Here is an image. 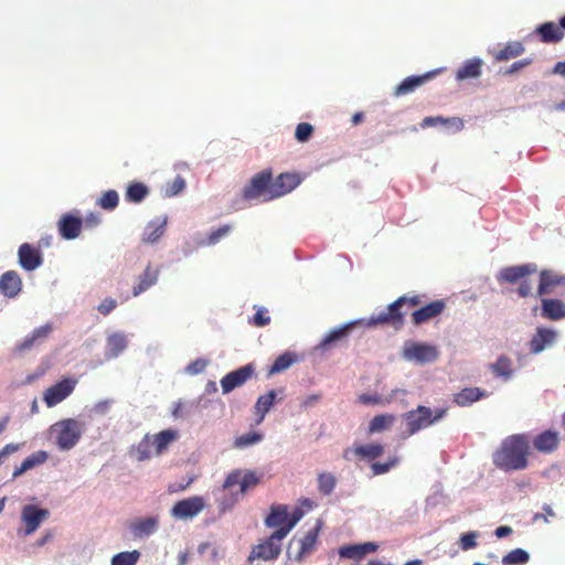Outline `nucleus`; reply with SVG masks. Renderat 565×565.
<instances>
[{"instance_id": "1", "label": "nucleus", "mask_w": 565, "mask_h": 565, "mask_svg": "<svg viewBox=\"0 0 565 565\" xmlns=\"http://www.w3.org/2000/svg\"><path fill=\"white\" fill-rule=\"evenodd\" d=\"M530 440L526 435L515 434L504 438L492 455L493 465L505 472L524 470L529 466Z\"/></svg>"}, {"instance_id": "2", "label": "nucleus", "mask_w": 565, "mask_h": 565, "mask_svg": "<svg viewBox=\"0 0 565 565\" xmlns=\"http://www.w3.org/2000/svg\"><path fill=\"white\" fill-rule=\"evenodd\" d=\"M448 408H437L435 411L427 406L419 405L415 409L403 414L405 422L404 437H411L419 430L425 429L446 416Z\"/></svg>"}, {"instance_id": "3", "label": "nucleus", "mask_w": 565, "mask_h": 565, "mask_svg": "<svg viewBox=\"0 0 565 565\" xmlns=\"http://www.w3.org/2000/svg\"><path fill=\"white\" fill-rule=\"evenodd\" d=\"M84 429V423L74 418H66L55 423L51 427V433L58 449L70 450L79 441Z\"/></svg>"}, {"instance_id": "4", "label": "nucleus", "mask_w": 565, "mask_h": 565, "mask_svg": "<svg viewBox=\"0 0 565 565\" xmlns=\"http://www.w3.org/2000/svg\"><path fill=\"white\" fill-rule=\"evenodd\" d=\"M420 302V296L418 295L412 297L402 296L391 303L385 311L372 317L370 324H390L395 329H399L404 323L405 317V312H402L401 308L405 305L416 307Z\"/></svg>"}, {"instance_id": "5", "label": "nucleus", "mask_w": 565, "mask_h": 565, "mask_svg": "<svg viewBox=\"0 0 565 565\" xmlns=\"http://www.w3.org/2000/svg\"><path fill=\"white\" fill-rule=\"evenodd\" d=\"M273 170L270 168L264 169L254 174L242 191V196L246 201L262 200L268 202L275 200L273 195Z\"/></svg>"}, {"instance_id": "6", "label": "nucleus", "mask_w": 565, "mask_h": 565, "mask_svg": "<svg viewBox=\"0 0 565 565\" xmlns=\"http://www.w3.org/2000/svg\"><path fill=\"white\" fill-rule=\"evenodd\" d=\"M284 539L285 536L277 535V530L273 532L264 542L252 548V552L247 557L248 563H252L255 559L274 561L278 558L281 553V541Z\"/></svg>"}, {"instance_id": "7", "label": "nucleus", "mask_w": 565, "mask_h": 565, "mask_svg": "<svg viewBox=\"0 0 565 565\" xmlns=\"http://www.w3.org/2000/svg\"><path fill=\"white\" fill-rule=\"evenodd\" d=\"M403 356L419 364L431 363L439 356L435 345L418 342H407L403 349Z\"/></svg>"}, {"instance_id": "8", "label": "nucleus", "mask_w": 565, "mask_h": 565, "mask_svg": "<svg viewBox=\"0 0 565 565\" xmlns=\"http://www.w3.org/2000/svg\"><path fill=\"white\" fill-rule=\"evenodd\" d=\"M254 374L255 366L252 363L227 373L221 380L223 394H228L233 390L244 385Z\"/></svg>"}, {"instance_id": "9", "label": "nucleus", "mask_w": 565, "mask_h": 565, "mask_svg": "<svg viewBox=\"0 0 565 565\" xmlns=\"http://www.w3.org/2000/svg\"><path fill=\"white\" fill-rule=\"evenodd\" d=\"M259 483V477L254 471L234 470L225 479L223 488L232 489L239 486V493L244 494Z\"/></svg>"}, {"instance_id": "10", "label": "nucleus", "mask_w": 565, "mask_h": 565, "mask_svg": "<svg viewBox=\"0 0 565 565\" xmlns=\"http://www.w3.org/2000/svg\"><path fill=\"white\" fill-rule=\"evenodd\" d=\"M77 381L74 379H64L56 384L50 386L44 393V402L49 407H53L70 396Z\"/></svg>"}, {"instance_id": "11", "label": "nucleus", "mask_w": 565, "mask_h": 565, "mask_svg": "<svg viewBox=\"0 0 565 565\" xmlns=\"http://www.w3.org/2000/svg\"><path fill=\"white\" fill-rule=\"evenodd\" d=\"M303 178L298 172H282L275 179L273 178V195L271 198L278 199L295 190Z\"/></svg>"}, {"instance_id": "12", "label": "nucleus", "mask_w": 565, "mask_h": 565, "mask_svg": "<svg viewBox=\"0 0 565 565\" xmlns=\"http://www.w3.org/2000/svg\"><path fill=\"white\" fill-rule=\"evenodd\" d=\"M204 509V500L202 497L195 495L188 499L178 501L172 510L171 514L181 520L192 519L198 515Z\"/></svg>"}, {"instance_id": "13", "label": "nucleus", "mask_w": 565, "mask_h": 565, "mask_svg": "<svg viewBox=\"0 0 565 565\" xmlns=\"http://www.w3.org/2000/svg\"><path fill=\"white\" fill-rule=\"evenodd\" d=\"M49 514L46 509H40L32 504L24 505L21 512V519L25 525L24 534L31 535L34 533Z\"/></svg>"}, {"instance_id": "14", "label": "nucleus", "mask_w": 565, "mask_h": 565, "mask_svg": "<svg viewBox=\"0 0 565 565\" xmlns=\"http://www.w3.org/2000/svg\"><path fill=\"white\" fill-rule=\"evenodd\" d=\"M536 270L537 266L532 263L518 266H509L502 268L499 271L497 279L499 282L515 284L521 279L526 278L527 276L536 273Z\"/></svg>"}, {"instance_id": "15", "label": "nucleus", "mask_w": 565, "mask_h": 565, "mask_svg": "<svg viewBox=\"0 0 565 565\" xmlns=\"http://www.w3.org/2000/svg\"><path fill=\"white\" fill-rule=\"evenodd\" d=\"M543 43H558L565 34V15L559 20V24L555 22H544L535 29Z\"/></svg>"}, {"instance_id": "16", "label": "nucleus", "mask_w": 565, "mask_h": 565, "mask_svg": "<svg viewBox=\"0 0 565 565\" xmlns=\"http://www.w3.org/2000/svg\"><path fill=\"white\" fill-rule=\"evenodd\" d=\"M557 339V332L553 329L539 327L535 334L529 342V350L532 354H539L546 348L553 345Z\"/></svg>"}, {"instance_id": "17", "label": "nucleus", "mask_w": 565, "mask_h": 565, "mask_svg": "<svg viewBox=\"0 0 565 565\" xmlns=\"http://www.w3.org/2000/svg\"><path fill=\"white\" fill-rule=\"evenodd\" d=\"M18 257L20 266L26 271L36 269L43 263L41 250L29 243L20 245Z\"/></svg>"}, {"instance_id": "18", "label": "nucleus", "mask_w": 565, "mask_h": 565, "mask_svg": "<svg viewBox=\"0 0 565 565\" xmlns=\"http://www.w3.org/2000/svg\"><path fill=\"white\" fill-rule=\"evenodd\" d=\"M52 331V326L46 323L41 326L28 334L20 343L15 344V351L22 353L29 351L34 347L42 344Z\"/></svg>"}, {"instance_id": "19", "label": "nucleus", "mask_w": 565, "mask_h": 565, "mask_svg": "<svg viewBox=\"0 0 565 565\" xmlns=\"http://www.w3.org/2000/svg\"><path fill=\"white\" fill-rule=\"evenodd\" d=\"M533 447L541 454H552L559 446V434L547 429L536 435L532 440Z\"/></svg>"}, {"instance_id": "20", "label": "nucleus", "mask_w": 565, "mask_h": 565, "mask_svg": "<svg viewBox=\"0 0 565 565\" xmlns=\"http://www.w3.org/2000/svg\"><path fill=\"white\" fill-rule=\"evenodd\" d=\"M446 308L445 300H435L430 303L415 310L412 313V320L415 326L423 324L428 320L439 316Z\"/></svg>"}, {"instance_id": "21", "label": "nucleus", "mask_w": 565, "mask_h": 565, "mask_svg": "<svg viewBox=\"0 0 565 565\" xmlns=\"http://www.w3.org/2000/svg\"><path fill=\"white\" fill-rule=\"evenodd\" d=\"M83 226V220L72 214H64L58 221V231L63 238L74 239L79 236Z\"/></svg>"}, {"instance_id": "22", "label": "nucleus", "mask_w": 565, "mask_h": 565, "mask_svg": "<svg viewBox=\"0 0 565 565\" xmlns=\"http://www.w3.org/2000/svg\"><path fill=\"white\" fill-rule=\"evenodd\" d=\"M556 286H565V275H559L548 269H544L540 273V284L537 287L539 296L552 294Z\"/></svg>"}, {"instance_id": "23", "label": "nucleus", "mask_w": 565, "mask_h": 565, "mask_svg": "<svg viewBox=\"0 0 565 565\" xmlns=\"http://www.w3.org/2000/svg\"><path fill=\"white\" fill-rule=\"evenodd\" d=\"M22 289L20 275L14 270H8L0 277V291L8 298H14Z\"/></svg>"}, {"instance_id": "24", "label": "nucleus", "mask_w": 565, "mask_h": 565, "mask_svg": "<svg viewBox=\"0 0 565 565\" xmlns=\"http://www.w3.org/2000/svg\"><path fill=\"white\" fill-rule=\"evenodd\" d=\"M541 316L557 321L565 318V303L557 298H543L541 301Z\"/></svg>"}, {"instance_id": "25", "label": "nucleus", "mask_w": 565, "mask_h": 565, "mask_svg": "<svg viewBox=\"0 0 565 565\" xmlns=\"http://www.w3.org/2000/svg\"><path fill=\"white\" fill-rule=\"evenodd\" d=\"M150 436L154 449L153 454L156 456H160L170 447L171 444L179 439L180 434L177 429L169 428Z\"/></svg>"}, {"instance_id": "26", "label": "nucleus", "mask_w": 565, "mask_h": 565, "mask_svg": "<svg viewBox=\"0 0 565 565\" xmlns=\"http://www.w3.org/2000/svg\"><path fill=\"white\" fill-rule=\"evenodd\" d=\"M167 223V216L157 217L150 221L142 233V242L147 244L157 243L163 236Z\"/></svg>"}, {"instance_id": "27", "label": "nucleus", "mask_w": 565, "mask_h": 565, "mask_svg": "<svg viewBox=\"0 0 565 565\" xmlns=\"http://www.w3.org/2000/svg\"><path fill=\"white\" fill-rule=\"evenodd\" d=\"M159 520L157 516H148L143 519H137L129 524L134 537L141 539L149 536L154 533L158 527Z\"/></svg>"}, {"instance_id": "28", "label": "nucleus", "mask_w": 565, "mask_h": 565, "mask_svg": "<svg viewBox=\"0 0 565 565\" xmlns=\"http://www.w3.org/2000/svg\"><path fill=\"white\" fill-rule=\"evenodd\" d=\"M379 548V545L374 542H366L355 545H345L340 548L339 555L344 558L360 559L366 554L374 553Z\"/></svg>"}, {"instance_id": "29", "label": "nucleus", "mask_w": 565, "mask_h": 565, "mask_svg": "<svg viewBox=\"0 0 565 565\" xmlns=\"http://www.w3.org/2000/svg\"><path fill=\"white\" fill-rule=\"evenodd\" d=\"M321 525L320 522L311 530H309L306 535L299 541L300 550L298 554L295 556L297 562H301L305 556L311 554L317 546L318 536L320 532Z\"/></svg>"}, {"instance_id": "30", "label": "nucleus", "mask_w": 565, "mask_h": 565, "mask_svg": "<svg viewBox=\"0 0 565 565\" xmlns=\"http://www.w3.org/2000/svg\"><path fill=\"white\" fill-rule=\"evenodd\" d=\"M434 72H428L420 76H408L401 84L395 87L394 95L395 96H404L413 93L416 88L422 86L428 79L434 76Z\"/></svg>"}, {"instance_id": "31", "label": "nucleus", "mask_w": 565, "mask_h": 565, "mask_svg": "<svg viewBox=\"0 0 565 565\" xmlns=\"http://www.w3.org/2000/svg\"><path fill=\"white\" fill-rule=\"evenodd\" d=\"M159 278V269L153 268L151 264H148L145 271L139 276L137 285L132 288V295L135 297L148 290L150 287L157 284Z\"/></svg>"}, {"instance_id": "32", "label": "nucleus", "mask_w": 565, "mask_h": 565, "mask_svg": "<svg viewBox=\"0 0 565 565\" xmlns=\"http://www.w3.org/2000/svg\"><path fill=\"white\" fill-rule=\"evenodd\" d=\"M486 396H488V393L479 387H466L454 395V403L460 407H466Z\"/></svg>"}, {"instance_id": "33", "label": "nucleus", "mask_w": 565, "mask_h": 565, "mask_svg": "<svg viewBox=\"0 0 565 565\" xmlns=\"http://www.w3.org/2000/svg\"><path fill=\"white\" fill-rule=\"evenodd\" d=\"M288 507L285 504H274L270 507V513L265 519L267 527L281 529L287 523Z\"/></svg>"}, {"instance_id": "34", "label": "nucleus", "mask_w": 565, "mask_h": 565, "mask_svg": "<svg viewBox=\"0 0 565 565\" xmlns=\"http://www.w3.org/2000/svg\"><path fill=\"white\" fill-rule=\"evenodd\" d=\"M482 61L480 58L468 60L456 72L457 81H465L468 78H478L481 75Z\"/></svg>"}, {"instance_id": "35", "label": "nucleus", "mask_w": 565, "mask_h": 565, "mask_svg": "<svg viewBox=\"0 0 565 565\" xmlns=\"http://www.w3.org/2000/svg\"><path fill=\"white\" fill-rule=\"evenodd\" d=\"M47 460V454L43 450L33 452L31 456L26 457L19 467H15L12 476L17 478L24 473L25 471L44 463Z\"/></svg>"}, {"instance_id": "36", "label": "nucleus", "mask_w": 565, "mask_h": 565, "mask_svg": "<svg viewBox=\"0 0 565 565\" xmlns=\"http://www.w3.org/2000/svg\"><path fill=\"white\" fill-rule=\"evenodd\" d=\"M353 326L354 323H348L341 328L331 330L319 343V348H321L322 350H329L335 343L344 340Z\"/></svg>"}, {"instance_id": "37", "label": "nucleus", "mask_w": 565, "mask_h": 565, "mask_svg": "<svg viewBox=\"0 0 565 565\" xmlns=\"http://www.w3.org/2000/svg\"><path fill=\"white\" fill-rule=\"evenodd\" d=\"M275 399H276L275 391H269L268 393L260 395L257 398V402L255 404V414L258 416L257 424H260L264 420L265 415L273 407Z\"/></svg>"}, {"instance_id": "38", "label": "nucleus", "mask_w": 565, "mask_h": 565, "mask_svg": "<svg viewBox=\"0 0 565 565\" xmlns=\"http://www.w3.org/2000/svg\"><path fill=\"white\" fill-rule=\"evenodd\" d=\"M395 420H396V417L393 414L376 415L371 419V422L369 424L367 433L375 434V433H381V431L387 430L393 426Z\"/></svg>"}, {"instance_id": "39", "label": "nucleus", "mask_w": 565, "mask_h": 565, "mask_svg": "<svg viewBox=\"0 0 565 565\" xmlns=\"http://www.w3.org/2000/svg\"><path fill=\"white\" fill-rule=\"evenodd\" d=\"M437 124L450 125L456 131H460L463 128L462 119H460L458 117L444 118V117H440V116L425 117L423 119V121L420 122V127L422 128H427V127L436 126Z\"/></svg>"}, {"instance_id": "40", "label": "nucleus", "mask_w": 565, "mask_h": 565, "mask_svg": "<svg viewBox=\"0 0 565 565\" xmlns=\"http://www.w3.org/2000/svg\"><path fill=\"white\" fill-rule=\"evenodd\" d=\"M149 194L148 188L141 182L128 184L125 199L130 203H140Z\"/></svg>"}, {"instance_id": "41", "label": "nucleus", "mask_w": 565, "mask_h": 565, "mask_svg": "<svg viewBox=\"0 0 565 565\" xmlns=\"http://www.w3.org/2000/svg\"><path fill=\"white\" fill-rule=\"evenodd\" d=\"M297 361V356L292 352H285L279 355L270 369L268 370V376L280 373L287 369H289Z\"/></svg>"}, {"instance_id": "42", "label": "nucleus", "mask_w": 565, "mask_h": 565, "mask_svg": "<svg viewBox=\"0 0 565 565\" xmlns=\"http://www.w3.org/2000/svg\"><path fill=\"white\" fill-rule=\"evenodd\" d=\"M491 371L498 377H503L505 380L512 376V361L507 355H501L498 358L495 363L490 365Z\"/></svg>"}, {"instance_id": "43", "label": "nucleus", "mask_w": 565, "mask_h": 565, "mask_svg": "<svg viewBox=\"0 0 565 565\" xmlns=\"http://www.w3.org/2000/svg\"><path fill=\"white\" fill-rule=\"evenodd\" d=\"M384 448L380 444L360 445L354 448V454L364 459L374 460L382 456Z\"/></svg>"}, {"instance_id": "44", "label": "nucleus", "mask_w": 565, "mask_h": 565, "mask_svg": "<svg viewBox=\"0 0 565 565\" xmlns=\"http://www.w3.org/2000/svg\"><path fill=\"white\" fill-rule=\"evenodd\" d=\"M318 490L322 495H330L337 486V478L330 472H320L317 477Z\"/></svg>"}, {"instance_id": "45", "label": "nucleus", "mask_w": 565, "mask_h": 565, "mask_svg": "<svg viewBox=\"0 0 565 565\" xmlns=\"http://www.w3.org/2000/svg\"><path fill=\"white\" fill-rule=\"evenodd\" d=\"M525 47L521 42H512L507 44L502 50L495 54L497 61H508L521 55Z\"/></svg>"}, {"instance_id": "46", "label": "nucleus", "mask_w": 565, "mask_h": 565, "mask_svg": "<svg viewBox=\"0 0 565 565\" xmlns=\"http://www.w3.org/2000/svg\"><path fill=\"white\" fill-rule=\"evenodd\" d=\"M530 559V555L526 551L522 548H515L509 552L502 558L503 565H523L526 564Z\"/></svg>"}, {"instance_id": "47", "label": "nucleus", "mask_w": 565, "mask_h": 565, "mask_svg": "<svg viewBox=\"0 0 565 565\" xmlns=\"http://www.w3.org/2000/svg\"><path fill=\"white\" fill-rule=\"evenodd\" d=\"M127 347L126 338L121 334H111L107 339V348L109 355L115 358L118 356Z\"/></svg>"}, {"instance_id": "48", "label": "nucleus", "mask_w": 565, "mask_h": 565, "mask_svg": "<svg viewBox=\"0 0 565 565\" xmlns=\"http://www.w3.org/2000/svg\"><path fill=\"white\" fill-rule=\"evenodd\" d=\"M152 439L149 434L145 435V437L139 441L138 446L136 447V458L138 461H145L151 458L152 450L151 448Z\"/></svg>"}, {"instance_id": "49", "label": "nucleus", "mask_w": 565, "mask_h": 565, "mask_svg": "<svg viewBox=\"0 0 565 565\" xmlns=\"http://www.w3.org/2000/svg\"><path fill=\"white\" fill-rule=\"evenodd\" d=\"M140 553L135 550L131 552H121L113 556L111 565H136Z\"/></svg>"}, {"instance_id": "50", "label": "nucleus", "mask_w": 565, "mask_h": 565, "mask_svg": "<svg viewBox=\"0 0 565 565\" xmlns=\"http://www.w3.org/2000/svg\"><path fill=\"white\" fill-rule=\"evenodd\" d=\"M119 195L115 190H108L98 199L97 204L107 211H113L118 206Z\"/></svg>"}, {"instance_id": "51", "label": "nucleus", "mask_w": 565, "mask_h": 565, "mask_svg": "<svg viewBox=\"0 0 565 565\" xmlns=\"http://www.w3.org/2000/svg\"><path fill=\"white\" fill-rule=\"evenodd\" d=\"M303 512L299 508L295 509L291 515L288 514L287 523L285 524V526L277 530V535L286 537L290 533V531L296 526V524L300 521Z\"/></svg>"}, {"instance_id": "52", "label": "nucleus", "mask_w": 565, "mask_h": 565, "mask_svg": "<svg viewBox=\"0 0 565 565\" xmlns=\"http://www.w3.org/2000/svg\"><path fill=\"white\" fill-rule=\"evenodd\" d=\"M262 439H263L262 434L252 431V433H248V434H245V435H242V436H238L237 438H235L234 446L236 448H245V447H248V446L259 443Z\"/></svg>"}, {"instance_id": "53", "label": "nucleus", "mask_w": 565, "mask_h": 565, "mask_svg": "<svg viewBox=\"0 0 565 565\" xmlns=\"http://www.w3.org/2000/svg\"><path fill=\"white\" fill-rule=\"evenodd\" d=\"M185 180L181 175H177L172 181L166 184L164 193L167 196H175L185 189Z\"/></svg>"}, {"instance_id": "54", "label": "nucleus", "mask_w": 565, "mask_h": 565, "mask_svg": "<svg viewBox=\"0 0 565 565\" xmlns=\"http://www.w3.org/2000/svg\"><path fill=\"white\" fill-rule=\"evenodd\" d=\"M313 132V126L309 122H300L296 127L295 137L299 142L309 140Z\"/></svg>"}, {"instance_id": "55", "label": "nucleus", "mask_w": 565, "mask_h": 565, "mask_svg": "<svg viewBox=\"0 0 565 565\" xmlns=\"http://www.w3.org/2000/svg\"><path fill=\"white\" fill-rule=\"evenodd\" d=\"M398 463V458H390L386 462H374L371 466L374 476L384 475Z\"/></svg>"}, {"instance_id": "56", "label": "nucleus", "mask_w": 565, "mask_h": 565, "mask_svg": "<svg viewBox=\"0 0 565 565\" xmlns=\"http://www.w3.org/2000/svg\"><path fill=\"white\" fill-rule=\"evenodd\" d=\"M231 230H232V226L226 224V225H222L217 230L212 231L209 234V236L205 241V244L206 245H215L216 243H218L221 241V238L226 236L231 232Z\"/></svg>"}, {"instance_id": "57", "label": "nucleus", "mask_w": 565, "mask_h": 565, "mask_svg": "<svg viewBox=\"0 0 565 565\" xmlns=\"http://www.w3.org/2000/svg\"><path fill=\"white\" fill-rule=\"evenodd\" d=\"M359 402L364 405H384L385 403H388V399H384L377 394H361L359 396Z\"/></svg>"}, {"instance_id": "58", "label": "nucleus", "mask_w": 565, "mask_h": 565, "mask_svg": "<svg viewBox=\"0 0 565 565\" xmlns=\"http://www.w3.org/2000/svg\"><path fill=\"white\" fill-rule=\"evenodd\" d=\"M207 366V361L204 359H196L191 362L186 367L185 372L190 375H196L202 373Z\"/></svg>"}, {"instance_id": "59", "label": "nucleus", "mask_w": 565, "mask_h": 565, "mask_svg": "<svg viewBox=\"0 0 565 565\" xmlns=\"http://www.w3.org/2000/svg\"><path fill=\"white\" fill-rule=\"evenodd\" d=\"M477 534L475 532H468L461 535L460 537V547L463 551L473 548L477 546Z\"/></svg>"}, {"instance_id": "60", "label": "nucleus", "mask_w": 565, "mask_h": 565, "mask_svg": "<svg viewBox=\"0 0 565 565\" xmlns=\"http://www.w3.org/2000/svg\"><path fill=\"white\" fill-rule=\"evenodd\" d=\"M117 306V302L113 298H105L97 307V310L103 315H109Z\"/></svg>"}, {"instance_id": "61", "label": "nucleus", "mask_w": 565, "mask_h": 565, "mask_svg": "<svg viewBox=\"0 0 565 565\" xmlns=\"http://www.w3.org/2000/svg\"><path fill=\"white\" fill-rule=\"evenodd\" d=\"M21 448V444H8L0 450V465H2L6 459L17 452Z\"/></svg>"}, {"instance_id": "62", "label": "nucleus", "mask_w": 565, "mask_h": 565, "mask_svg": "<svg viewBox=\"0 0 565 565\" xmlns=\"http://www.w3.org/2000/svg\"><path fill=\"white\" fill-rule=\"evenodd\" d=\"M269 322H270V317L266 315V310L260 309L253 317V323L256 327H265V326L269 324Z\"/></svg>"}, {"instance_id": "63", "label": "nucleus", "mask_w": 565, "mask_h": 565, "mask_svg": "<svg viewBox=\"0 0 565 565\" xmlns=\"http://www.w3.org/2000/svg\"><path fill=\"white\" fill-rule=\"evenodd\" d=\"M516 292L522 298L529 297L532 294L531 281L525 278L521 279Z\"/></svg>"}, {"instance_id": "64", "label": "nucleus", "mask_w": 565, "mask_h": 565, "mask_svg": "<svg viewBox=\"0 0 565 565\" xmlns=\"http://www.w3.org/2000/svg\"><path fill=\"white\" fill-rule=\"evenodd\" d=\"M531 63H532V60H530V58L516 61L505 71V74L516 73V72L521 71L522 68L529 66Z\"/></svg>"}]
</instances>
